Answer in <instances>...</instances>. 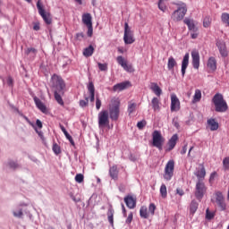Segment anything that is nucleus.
<instances>
[{
  "mask_svg": "<svg viewBox=\"0 0 229 229\" xmlns=\"http://www.w3.org/2000/svg\"><path fill=\"white\" fill-rule=\"evenodd\" d=\"M212 103L215 105V110L218 113L223 114L228 110V104L221 93H216L214 95Z\"/></svg>",
  "mask_w": 229,
  "mask_h": 229,
  "instance_id": "1",
  "label": "nucleus"
},
{
  "mask_svg": "<svg viewBox=\"0 0 229 229\" xmlns=\"http://www.w3.org/2000/svg\"><path fill=\"white\" fill-rule=\"evenodd\" d=\"M52 89L54 92H59V94H65V81L62 79L61 76L54 74L51 77Z\"/></svg>",
  "mask_w": 229,
  "mask_h": 229,
  "instance_id": "2",
  "label": "nucleus"
},
{
  "mask_svg": "<svg viewBox=\"0 0 229 229\" xmlns=\"http://www.w3.org/2000/svg\"><path fill=\"white\" fill-rule=\"evenodd\" d=\"M177 10L172 13V19L177 22L182 21L187 13V4L185 3L177 4Z\"/></svg>",
  "mask_w": 229,
  "mask_h": 229,
  "instance_id": "3",
  "label": "nucleus"
},
{
  "mask_svg": "<svg viewBox=\"0 0 229 229\" xmlns=\"http://www.w3.org/2000/svg\"><path fill=\"white\" fill-rule=\"evenodd\" d=\"M164 142H165V139L162 137V133L159 131H154L152 133V146L157 148L158 151H162Z\"/></svg>",
  "mask_w": 229,
  "mask_h": 229,
  "instance_id": "4",
  "label": "nucleus"
},
{
  "mask_svg": "<svg viewBox=\"0 0 229 229\" xmlns=\"http://www.w3.org/2000/svg\"><path fill=\"white\" fill-rule=\"evenodd\" d=\"M98 128H108L110 126V116L108 110H102L98 113Z\"/></svg>",
  "mask_w": 229,
  "mask_h": 229,
  "instance_id": "5",
  "label": "nucleus"
},
{
  "mask_svg": "<svg viewBox=\"0 0 229 229\" xmlns=\"http://www.w3.org/2000/svg\"><path fill=\"white\" fill-rule=\"evenodd\" d=\"M121 114V103L115 101L109 106V117L111 121H119V115Z\"/></svg>",
  "mask_w": 229,
  "mask_h": 229,
  "instance_id": "6",
  "label": "nucleus"
},
{
  "mask_svg": "<svg viewBox=\"0 0 229 229\" xmlns=\"http://www.w3.org/2000/svg\"><path fill=\"white\" fill-rule=\"evenodd\" d=\"M173 176H174V160L171 159L165 165L164 179L166 182H171Z\"/></svg>",
  "mask_w": 229,
  "mask_h": 229,
  "instance_id": "7",
  "label": "nucleus"
},
{
  "mask_svg": "<svg viewBox=\"0 0 229 229\" xmlns=\"http://www.w3.org/2000/svg\"><path fill=\"white\" fill-rule=\"evenodd\" d=\"M124 44L130 45L135 42V38L133 37V30L130 28L128 22L124 23V34H123Z\"/></svg>",
  "mask_w": 229,
  "mask_h": 229,
  "instance_id": "8",
  "label": "nucleus"
},
{
  "mask_svg": "<svg viewBox=\"0 0 229 229\" xmlns=\"http://www.w3.org/2000/svg\"><path fill=\"white\" fill-rule=\"evenodd\" d=\"M207 192V186L203 182H197L195 186V198L198 201H201L203 199V196Z\"/></svg>",
  "mask_w": 229,
  "mask_h": 229,
  "instance_id": "9",
  "label": "nucleus"
},
{
  "mask_svg": "<svg viewBox=\"0 0 229 229\" xmlns=\"http://www.w3.org/2000/svg\"><path fill=\"white\" fill-rule=\"evenodd\" d=\"M37 8L39 15H41L46 24L47 25L51 24L53 22V20L51 19V16L46 13V10L44 9V5L42 4V2L40 0L37 2Z\"/></svg>",
  "mask_w": 229,
  "mask_h": 229,
  "instance_id": "10",
  "label": "nucleus"
},
{
  "mask_svg": "<svg viewBox=\"0 0 229 229\" xmlns=\"http://www.w3.org/2000/svg\"><path fill=\"white\" fill-rule=\"evenodd\" d=\"M216 203L221 212H225V210H226V202H225V197L223 196V192H216Z\"/></svg>",
  "mask_w": 229,
  "mask_h": 229,
  "instance_id": "11",
  "label": "nucleus"
},
{
  "mask_svg": "<svg viewBox=\"0 0 229 229\" xmlns=\"http://www.w3.org/2000/svg\"><path fill=\"white\" fill-rule=\"evenodd\" d=\"M216 47L222 56V58H226L228 56V49L226 48V43L223 39L216 40Z\"/></svg>",
  "mask_w": 229,
  "mask_h": 229,
  "instance_id": "12",
  "label": "nucleus"
},
{
  "mask_svg": "<svg viewBox=\"0 0 229 229\" xmlns=\"http://www.w3.org/2000/svg\"><path fill=\"white\" fill-rule=\"evenodd\" d=\"M26 207V204H20L16 206L13 209V216L14 217H17L18 219H22L24 217V208Z\"/></svg>",
  "mask_w": 229,
  "mask_h": 229,
  "instance_id": "13",
  "label": "nucleus"
},
{
  "mask_svg": "<svg viewBox=\"0 0 229 229\" xmlns=\"http://www.w3.org/2000/svg\"><path fill=\"white\" fill-rule=\"evenodd\" d=\"M176 142H178V134H174L167 142L168 148H165V152L173 151L174 148H176Z\"/></svg>",
  "mask_w": 229,
  "mask_h": 229,
  "instance_id": "14",
  "label": "nucleus"
},
{
  "mask_svg": "<svg viewBox=\"0 0 229 229\" xmlns=\"http://www.w3.org/2000/svg\"><path fill=\"white\" fill-rule=\"evenodd\" d=\"M189 58H190L189 53H186L182 61L181 72H182V78L185 77V72H187V68L189 67Z\"/></svg>",
  "mask_w": 229,
  "mask_h": 229,
  "instance_id": "15",
  "label": "nucleus"
},
{
  "mask_svg": "<svg viewBox=\"0 0 229 229\" xmlns=\"http://www.w3.org/2000/svg\"><path fill=\"white\" fill-rule=\"evenodd\" d=\"M171 112H178L180 110V100L176 95L171 97Z\"/></svg>",
  "mask_w": 229,
  "mask_h": 229,
  "instance_id": "16",
  "label": "nucleus"
},
{
  "mask_svg": "<svg viewBox=\"0 0 229 229\" xmlns=\"http://www.w3.org/2000/svg\"><path fill=\"white\" fill-rule=\"evenodd\" d=\"M124 203L126 204V207L130 209L135 208L137 207V199H134L132 196H126L124 197Z\"/></svg>",
  "mask_w": 229,
  "mask_h": 229,
  "instance_id": "17",
  "label": "nucleus"
},
{
  "mask_svg": "<svg viewBox=\"0 0 229 229\" xmlns=\"http://www.w3.org/2000/svg\"><path fill=\"white\" fill-rule=\"evenodd\" d=\"M191 64L193 69H199V53L198 51L191 52Z\"/></svg>",
  "mask_w": 229,
  "mask_h": 229,
  "instance_id": "18",
  "label": "nucleus"
},
{
  "mask_svg": "<svg viewBox=\"0 0 229 229\" xmlns=\"http://www.w3.org/2000/svg\"><path fill=\"white\" fill-rule=\"evenodd\" d=\"M33 100L34 103L37 106V108H38V110H40V112H42L43 114H46L47 112V107H46V105H44V103H42V100H40V98H38V97H33Z\"/></svg>",
  "mask_w": 229,
  "mask_h": 229,
  "instance_id": "19",
  "label": "nucleus"
},
{
  "mask_svg": "<svg viewBox=\"0 0 229 229\" xmlns=\"http://www.w3.org/2000/svg\"><path fill=\"white\" fill-rule=\"evenodd\" d=\"M195 176H197V182H203L205 180V176H207V171L205 170V166L201 165V167L197 170L195 173Z\"/></svg>",
  "mask_w": 229,
  "mask_h": 229,
  "instance_id": "20",
  "label": "nucleus"
},
{
  "mask_svg": "<svg viewBox=\"0 0 229 229\" xmlns=\"http://www.w3.org/2000/svg\"><path fill=\"white\" fill-rule=\"evenodd\" d=\"M208 68L209 71H212V72H215V71L217 70V61L216 60V57L211 56L208 60Z\"/></svg>",
  "mask_w": 229,
  "mask_h": 229,
  "instance_id": "21",
  "label": "nucleus"
},
{
  "mask_svg": "<svg viewBox=\"0 0 229 229\" xmlns=\"http://www.w3.org/2000/svg\"><path fill=\"white\" fill-rule=\"evenodd\" d=\"M208 126L211 131H216L219 130V123L216 121L214 118H210L208 120Z\"/></svg>",
  "mask_w": 229,
  "mask_h": 229,
  "instance_id": "22",
  "label": "nucleus"
},
{
  "mask_svg": "<svg viewBox=\"0 0 229 229\" xmlns=\"http://www.w3.org/2000/svg\"><path fill=\"white\" fill-rule=\"evenodd\" d=\"M129 85H130V81H128L120 82V83L115 84L113 87V90H114V92H117V90H119V91L125 90V89H128Z\"/></svg>",
  "mask_w": 229,
  "mask_h": 229,
  "instance_id": "23",
  "label": "nucleus"
},
{
  "mask_svg": "<svg viewBox=\"0 0 229 229\" xmlns=\"http://www.w3.org/2000/svg\"><path fill=\"white\" fill-rule=\"evenodd\" d=\"M150 90L154 92L155 95L157 96V98H160L162 96V89H160V86L157 82H151L150 83Z\"/></svg>",
  "mask_w": 229,
  "mask_h": 229,
  "instance_id": "24",
  "label": "nucleus"
},
{
  "mask_svg": "<svg viewBox=\"0 0 229 229\" xmlns=\"http://www.w3.org/2000/svg\"><path fill=\"white\" fill-rule=\"evenodd\" d=\"M109 176H111L112 180H117V178H119L117 165H113L109 168Z\"/></svg>",
  "mask_w": 229,
  "mask_h": 229,
  "instance_id": "25",
  "label": "nucleus"
},
{
  "mask_svg": "<svg viewBox=\"0 0 229 229\" xmlns=\"http://www.w3.org/2000/svg\"><path fill=\"white\" fill-rule=\"evenodd\" d=\"M82 22L85 26H92V15L89 13L82 14Z\"/></svg>",
  "mask_w": 229,
  "mask_h": 229,
  "instance_id": "26",
  "label": "nucleus"
},
{
  "mask_svg": "<svg viewBox=\"0 0 229 229\" xmlns=\"http://www.w3.org/2000/svg\"><path fill=\"white\" fill-rule=\"evenodd\" d=\"M37 48L34 47H29L25 50V55L27 56H30V60H35V57L37 56Z\"/></svg>",
  "mask_w": 229,
  "mask_h": 229,
  "instance_id": "27",
  "label": "nucleus"
},
{
  "mask_svg": "<svg viewBox=\"0 0 229 229\" xmlns=\"http://www.w3.org/2000/svg\"><path fill=\"white\" fill-rule=\"evenodd\" d=\"M3 84L4 87H8L10 90H13V78L8 76L3 80Z\"/></svg>",
  "mask_w": 229,
  "mask_h": 229,
  "instance_id": "28",
  "label": "nucleus"
},
{
  "mask_svg": "<svg viewBox=\"0 0 229 229\" xmlns=\"http://www.w3.org/2000/svg\"><path fill=\"white\" fill-rule=\"evenodd\" d=\"M114 214H115V211L114 210L112 205H110L107 210V219L111 226H114Z\"/></svg>",
  "mask_w": 229,
  "mask_h": 229,
  "instance_id": "29",
  "label": "nucleus"
},
{
  "mask_svg": "<svg viewBox=\"0 0 229 229\" xmlns=\"http://www.w3.org/2000/svg\"><path fill=\"white\" fill-rule=\"evenodd\" d=\"M183 22L188 26V30H190V31H198V29L196 28V25H194V21H192V20L185 18Z\"/></svg>",
  "mask_w": 229,
  "mask_h": 229,
  "instance_id": "30",
  "label": "nucleus"
},
{
  "mask_svg": "<svg viewBox=\"0 0 229 229\" xmlns=\"http://www.w3.org/2000/svg\"><path fill=\"white\" fill-rule=\"evenodd\" d=\"M176 65H178V63H176V60L174 59V57L170 56L168 58V63H167V69L168 71H174V67H176Z\"/></svg>",
  "mask_w": 229,
  "mask_h": 229,
  "instance_id": "31",
  "label": "nucleus"
},
{
  "mask_svg": "<svg viewBox=\"0 0 229 229\" xmlns=\"http://www.w3.org/2000/svg\"><path fill=\"white\" fill-rule=\"evenodd\" d=\"M152 108L154 112H159L160 110V100L158 98L154 97L151 101Z\"/></svg>",
  "mask_w": 229,
  "mask_h": 229,
  "instance_id": "32",
  "label": "nucleus"
},
{
  "mask_svg": "<svg viewBox=\"0 0 229 229\" xmlns=\"http://www.w3.org/2000/svg\"><path fill=\"white\" fill-rule=\"evenodd\" d=\"M198 207H199V204L198 203V201H196V199L191 200L190 204V213L192 214V216L196 214L198 210Z\"/></svg>",
  "mask_w": 229,
  "mask_h": 229,
  "instance_id": "33",
  "label": "nucleus"
},
{
  "mask_svg": "<svg viewBox=\"0 0 229 229\" xmlns=\"http://www.w3.org/2000/svg\"><path fill=\"white\" fill-rule=\"evenodd\" d=\"M92 55H94V47L89 45L83 50V55L86 56V58H89V56H92Z\"/></svg>",
  "mask_w": 229,
  "mask_h": 229,
  "instance_id": "34",
  "label": "nucleus"
},
{
  "mask_svg": "<svg viewBox=\"0 0 229 229\" xmlns=\"http://www.w3.org/2000/svg\"><path fill=\"white\" fill-rule=\"evenodd\" d=\"M62 96H64V94L60 93L59 91H54L55 101L58 103V105L64 106V99L62 98Z\"/></svg>",
  "mask_w": 229,
  "mask_h": 229,
  "instance_id": "35",
  "label": "nucleus"
},
{
  "mask_svg": "<svg viewBox=\"0 0 229 229\" xmlns=\"http://www.w3.org/2000/svg\"><path fill=\"white\" fill-rule=\"evenodd\" d=\"M15 110L17 114L20 115V117H22L26 121V123L30 124V126L35 127V123H33V122H31L30 118H28V116L24 115V114H22V112H21L19 108H16Z\"/></svg>",
  "mask_w": 229,
  "mask_h": 229,
  "instance_id": "36",
  "label": "nucleus"
},
{
  "mask_svg": "<svg viewBox=\"0 0 229 229\" xmlns=\"http://www.w3.org/2000/svg\"><path fill=\"white\" fill-rule=\"evenodd\" d=\"M201 101V90L196 89L193 96L192 103H199Z\"/></svg>",
  "mask_w": 229,
  "mask_h": 229,
  "instance_id": "37",
  "label": "nucleus"
},
{
  "mask_svg": "<svg viewBox=\"0 0 229 229\" xmlns=\"http://www.w3.org/2000/svg\"><path fill=\"white\" fill-rule=\"evenodd\" d=\"M136 109H137L136 103H129L128 108H127V112H128L129 115H131V114H133V112H135Z\"/></svg>",
  "mask_w": 229,
  "mask_h": 229,
  "instance_id": "38",
  "label": "nucleus"
},
{
  "mask_svg": "<svg viewBox=\"0 0 229 229\" xmlns=\"http://www.w3.org/2000/svg\"><path fill=\"white\" fill-rule=\"evenodd\" d=\"M221 21H222L223 24H226V26H229V13H223L221 14Z\"/></svg>",
  "mask_w": 229,
  "mask_h": 229,
  "instance_id": "39",
  "label": "nucleus"
},
{
  "mask_svg": "<svg viewBox=\"0 0 229 229\" xmlns=\"http://www.w3.org/2000/svg\"><path fill=\"white\" fill-rule=\"evenodd\" d=\"M140 216L143 219H148V208H146L144 206L141 207L140 209Z\"/></svg>",
  "mask_w": 229,
  "mask_h": 229,
  "instance_id": "40",
  "label": "nucleus"
},
{
  "mask_svg": "<svg viewBox=\"0 0 229 229\" xmlns=\"http://www.w3.org/2000/svg\"><path fill=\"white\" fill-rule=\"evenodd\" d=\"M52 151H54L55 155L58 156L60 155V153H62V148L57 143H54L52 147Z\"/></svg>",
  "mask_w": 229,
  "mask_h": 229,
  "instance_id": "41",
  "label": "nucleus"
},
{
  "mask_svg": "<svg viewBox=\"0 0 229 229\" xmlns=\"http://www.w3.org/2000/svg\"><path fill=\"white\" fill-rule=\"evenodd\" d=\"M160 194H161V198H167V187L165 186V184H162L160 187Z\"/></svg>",
  "mask_w": 229,
  "mask_h": 229,
  "instance_id": "42",
  "label": "nucleus"
},
{
  "mask_svg": "<svg viewBox=\"0 0 229 229\" xmlns=\"http://www.w3.org/2000/svg\"><path fill=\"white\" fill-rule=\"evenodd\" d=\"M214 217H216V213L211 212L210 209L207 208L206 209V219H208V221H212V219H214Z\"/></svg>",
  "mask_w": 229,
  "mask_h": 229,
  "instance_id": "43",
  "label": "nucleus"
},
{
  "mask_svg": "<svg viewBox=\"0 0 229 229\" xmlns=\"http://www.w3.org/2000/svg\"><path fill=\"white\" fill-rule=\"evenodd\" d=\"M157 6L161 12L165 13V11L167 10V6H165V3H164V0H159L157 3Z\"/></svg>",
  "mask_w": 229,
  "mask_h": 229,
  "instance_id": "44",
  "label": "nucleus"
},
{
  "mask_svg": "<svg viewBox=\"0 0 229 229\" xmlns=\"http://www.w3.org/2000/svg\"><path fill=\"white\" fill-rule=\"evenodd\" d=\"M223 169L225 171H229V157L223 159Z\"/></svg>",
  "mask_w": 229,
  "mask_h": 229,
  "instance_id": "45",
  "label": "nucleus"
},
{
  "mask_svg": "<svg viewBox=\"0 0 229 229\" xmlns=\"http://www.w3.org/2000/svg\"><path fill=\"white\" fill-rule=\"evenodd\" d=\"M8 165L11 169H19V163L16 161L11 160L8 162Z\"/></svg>",
  "mask_w": 229,
  "mask_h": 229,
  "instance_id": "46",
  "label": "nucleus"
},
{
  "mask_svg": "<svg viewBox=\"0 0 229 229\" xmlns=\"http://www.w3.org/2000/svg\"><path fill=\"white\" fill-rule=\"evenodd\" d=\"M79 105L81 108H85V106H89V97H86L85 100H80Z\"/></svg>",
  "mask_w": 229,
  "mask_h": 229,
  "instance_id": "47",
  "label": "nucleus"
},
{
  "mask_svg": "<svg viewBox=\"0 0 229 229\" xmlns=\"http://www.w3.org/2000/svg\"><path fill=\"white\" fill-rule=\"evenodd\" d=\"M88 90H89V94H96V88L94 87V83L93 82H89V83Z\"/></svg>",
  "mask_w": 229,
  "mask_h": 229,
  "instance_id": "48",
  "label": "nucleus"
},
{
  "mask_svg": "<svg viewBox=\"0 0 229 229\" xmlns=\"http://www.w3.org/2000/svg\"><path fill=\"white\" fill-rule=\"evenodd\" d=\"M116 62L119 65H121V67H123L126 64V61H124V57H123L122 55L117 56Z\"/></svg>",
  "mask_w": 229,
  "mask_h": 229,
  "instance_id": "49",
  "label": "nucleus"
},
{
  "mask_svg": "<svg viewBox=\"0 0 229 229\" xmlns=\"http://www.w3.org/2000/svg\"><path fill=\"white\" fill-rule=\"evenodd\" d=\"M122 67H123V69H124L126 71V72H133V67L131 66V64H128L126 63Z\"/></svg>",
  "mask_w": 229,
  "mask_h": 229,
  "instance_id": "50",
  "label": "nucleus"
},
{
  "mask_svg": "<svg viewBox=\"0 0 229 229\" xmlns=\"http://www.w3.org/2000/svg\"><path fill=\"white\" fill-rule=\"evenodd\" d=\"M98 65L99 71H102V72L108 71V64L98 63Z\"/></svg>",
  "mask_w": 229,
  "mask_h": 229,
  "instance_id": "51",
  "label": "nucleus"
},
{
  "mask_svg": "<svg viewBox=\"0 0 229 229\" xmlns=\"http://www.w3.org/2000/svg\"><path fill=\"white\" fill-rule=\"evenodd\" d=\"M59 126H60V130L63 131L64 137H66V139H69V137H71V134H69V132L67 131L65 127L62 124H60Z\"/></svg>",
  "mask_w": 229,
  "mask_h": 229,
  "instance_id": "52",
  "label": "nucleus"
},
{
  "mask_svg": "<svg viewBox=\"0 0 229 229\" xmlns=\"http://www.w3.org/2000/svg\"><path fill=\"white\" fill-rule=\"evenodd\" d=\"M83 179H84V177H83V174H77L75 175V182H77V183H82Z\"/></svg>",
  "mask_w": 229,
  "mask_h": 229,
  "instance_id": "53",
  "label": "nucleus"
},
{
  "mask_svg": "<svg viewBox=\"0 0 229 229\" xmlns=\"http://www.w3.org/2000/svg\"><path fill=\"white\" fill-rule=\"evenodd\" d=\"M146 124H148V123L146 122V120H142V121H140L138 122L137 123V128L139 130H142L144 128V126H146Z\"/></svg>",
  "mask_w": 229,
  "mask_h": 229,
  "instance_id": "54",
  "label": "nucleus"
},
{
  "mask_svg": "<svg viewBox=\"0 0 229 229\" xmlns=\"http://www.w3.org/2000/svg\"><path fill=\"white\" fill-rule=\"evenodd\" d=\"M203 26H204V28H208V26H210V17L206 16L204 18Z\"/></svg>",
  "mask_w": 229,
  "mask_h": 229,
  "instance_id": "55",
  "label": "nucleus"
},
{
  "mask_svg": "<svg viewBox=\"0 0 229 229\" xmlns=\"http://www.w3.org/2000/svg\"><path fill=\"white\" fill-rule=\"evenodd\" d=\"M155 210H157V206L155 204L150 203L148 207V212L153 216L155 214Z\"/></svg>",
  "mask_w": 229,
  "mask_h": 229,
  "instance_id": "56",
  "label": "nucleus"
},
{
  "mask_svg": "<svg viewBox=\"0 0 229 229\" xmlns=\"http://www.w3.org/2000/svg\"><path fill=\"white\" fill-rule=\"evenodd\" d=\"M87 28H88V31H87L88 37H92V35L94 33V29H93L92 25H87Z\"/></svg>",
  "mask_w": 229,
  "mask_h": 229,
  "instance_id": "57",
  "label": "nucleus"
},
{
  "mask_svg": "<svg viewBox=\"0 0 229 229\" xmlns=\"http://www.w3.org/2000/svg\"><path fill=\"white\" fill-rule=\"evenodd\" d=\"M131 221H133V213H130L129 215H128V217H127V219L125 220V223H126V225H131Z\"/></svg>",
  "mask_w": 229,
  "mask_h": 229,
  "instance_id": "58",
  "label": "nucleus"
},
{
  "mask_svg": "<svg viewBox=\"0 0 229 229\" xmlns=\"http://www.w3.org/2000/svg\"><path fill=\"white\" fill-rule=\"evenodd\" d=\"M32 128H34L36 133H38V137H40V139H44V132H42V131H38V129L35 125Z\"/></svg>",
  "mask_w": 229,
  "mask_h": 229,
  "instance_id": "59",
  "label": "nucleus"
},
{
  "mask_svg": "<svg viewBox=\"0 0 229 229\" xmlns=\"http://www.w3.org/2000/svg\"><path fill=\"white\" fill-rule=\"evenodd\" d=\"M76 38L77 40H83V38H85V34H83V32H79L76 34Z\"/></svg>",
  "mask_w": 229,
  "mask_h": 229,
  "instance_id": "60",
  "label": "nucleus"
},
{
  "mask_svg": "<svg viewBox=\"0 0 229 229\" xmlns=\"http://www.w3.org/2000/svg\"><path fill=\"white\" fill-rule=\"evenodd\" d=\"M96 108L97 110H99L101 108V99H99V98L98 97L96 98Z\"/></svg>",
  "mask_w": 229,
  "mask_h": 229,
  "instance_id": "61",
  "label": "nucleus"
},
{
  "mask_svg": "<svg viewBox=\"0 0 229 229\" xmlns=\"http://www.w3.org/2000/svg\"><path fill=\"white\" fill-rule=\"evenodd\" d=\"M172 123H173V125L174 126V128H176L177 130L180 129V123H178V120H176V118H174V119H173Z\"/></svg>",
  "mask_w": 229,
  "mask_h": 229,
  "instance_id": "62",
  "label": "nucleus"
},
{
  "mask_svg": "<svg viewBox=\"0 0 229 229\" xmlns=\"http://www.w3.org/2000/svg\"><path fill=\"white\" fill-rule=\"evenodd\" d=\"M34 31H38L40 30V23L35 22L33 26Z\"/></svg>",
  "mask_w": 229,
  "mask_h": 229,
  "instance_id": "63",
  "label": "nucleus"
},
{
  "mask_svg": "<svg viewBox=\"0 0 229 229\" xmlns=\"http://www.w3.org/2000/svg\"><path fill=\"white\" fill-rule=\"evenodd\" d=\"M176 194H178L179 196H183V194H185V192L183 191V190H182V188H177Z\"/></svg>",
  "mask_w": 229,
  "mask_h": 229,
  "instance_id": "64",
  "label": "nucleus"
}]
</instances>
